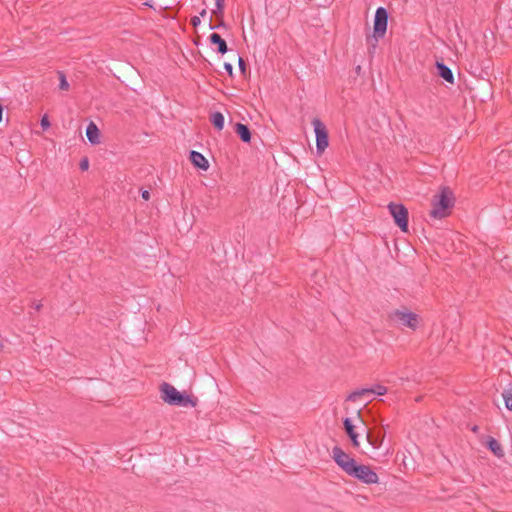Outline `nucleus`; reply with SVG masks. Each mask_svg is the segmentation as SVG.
<instances>
[{"label": "nucleus", "instance_id": "obj_1", "mask_svg": "<svg viewBox=\"0 0 512 512\" xmlns=\"http://www.w3.org/2000/svg\"><path fill=\"white\" fill-rule=\"evenodd\" d=\"M332 458L350 477H353L367 485L378 483L379 477L377 473L370 468V466L358 464L355 459L345 453L344 450H333Z\"/></svg>", "mask_w": 512, "mask_h": 512}, {"label": "nucleus", "instance_id": "obj_2", "mask_svg": "<svg viewBox=\"0 0 512 512\" xmlns=\"http://www.w3.org/2000/svg\"><path fill=\"white\" fill-rule=\"evenodd\" d=\"M432 210L429 216L434 219H442L451 214V210L455 204V197L453 191L443 186L439 192L433 196L432 199Z\"/></svg>", "mask_w": 512, "mask_h": 512}, {"label": "nucleus", "instance_id": "obj_3", "mask_svg": "<svg viewBox=\"0 0 512 512\" xmlns=\"http://www.w3.org/2000/svg\"><path fill=\"white\" fill-rule=\"evenodd\" d=\"M161 399L172 406L179 407H196L198 399L186 392L178 391L173 385L163 382L159 386Z\"/></svg>", "mask_w": 512, "mask_h": 512}, {"label": "nucleus", "instance_id": "obj_4", "mask_svg": "<svg viewBox=\"0 0 512 512\" xmlns=\"http://www.w3.org/2000/svg\"><path fill=\"white\" fill-rule=\"evenodd\" d=\"M389 14L386 8L378 7L374 16L373 34L367 36L368 50L370 54L375 52L378 41L382 39L387 31Z\"/></svg>", "mask_w": 512, "mask_h": 512}, {"label": "nucleus", "instance_id": "obj_5", "mask_svg": "<svg viewBox=\"0 0 512 512\" xmlns=\"http://www.w3.org/2000/svg\"><path fill=\"white\" fill-rule=\"evenodd\" d=\"M389 212L394 219L395 224L402 232H408L409 213L408 209L401 203L391 202L388 205Z\"/></svg>", "mask_w": 512, "mask_h": 512}, {"label": "nucleus", "instance_id": "obj_6", "mask_svg": "<svg viewBox=\"0 0 512 512\" xmlns=\"http://www.w3.org/2000/svg\"><path fill=\"white\" fill-rule=\"evenodd\" d=\"M312 124L316 135V151L321 155L329 145L328 130L319 118H314Z\"/></svg>", "mask_w": 512, "mask_h": 512}, {"label": "nucleus", "instance_id": "obj_7", "mask_svg": "<svg viewBox=\"0 0 512 512\" xmlns=\"http://www.w3.org/2000/svg\"><path fill=\"white\" fill-rule=\"evenodd\" d=\"M393 317L397 319L403 326L415 330L418 326V315L413 312L395 310Z\"/></svg>", "mask_w": 512, "mask_h": 512}, {"label": "nucleus", "instance_id": "obj_8", "mask_svg": "<svg viewBox=\"0 0 512 512\" xmlns=\"http://www.w3.org/2000/svg\"><path fill=\"white\" fill-rule=\"evenodd\" d=\"M366 435L369 443L372 446H374V448H378L383 443L385 437V430L383 426L377 429H367Z\"/></svg>", "mask_w": 512, "mask_h": 512}, {"label": "nucleus", "instance_id": "obj_9", "mask_svg": "<svg viewBox=\"0 0 512 512\" xmlns=\"http://www.w3.org/2000/svg\"><path fill=\"white\" fill-rule=\"evenodd\" d=\"M470 441H476L478 444L486 448H500L498 441L490 435L481 434L471 436Z\"/></svg>", "mask_w": 512, "mask_h": 512}, {"label": "nucleus", "instance_id": "obj_10", "mask_svg": "<svg viewBox=\"0 0 512 512\" xmlns=\"http://www.w3.org/2000/svg\"><path fill=\"white\" fill-rule=\"evenodd\" d=\"M435 66H436L437 74L439 77H441L442 79H444L446 82H448L450 84L454 83L453 72L446 64H444V62L436 61Z\"/></svg>", "mask_w": 512, "mask_h": 512}, {"label": "nucleus", "instance_id": "obj_11", "mask_svg": "<svg viewBox=\"0 0 512 512\" xmlns=\"http://www.w3.org/2000/svg\"><path fill=\"white\" fill-rule=\"evenodd\" d=\"M189 159L194 167L206 171L209 168L208 160L197 151H190Z\"/></svg>", "mask_w": 512, "mask_h": 512}, {"label": "nucleus", "instance_id": "obj_12", "mask_svg": "<svg viewBox=\"0 0 512 512\" xmlns=\"http://www.w3.org/2000/svg\"><path fill=\"white\" fill-rule=\"evenodd\" d=\"M234 131L242 142H251L252 133L248 125L238 122L234 126Z\"/></svg>", "mask_w": 512, "mask_h": 512}, {"label": "nucleus", "instance_id": "obj_13", "mask_svg": "<svg viewBox=\"0 0 512 512\" xmlns=\"http://www.w3.org/2000/svg\"><path fill=\"white\" fill-rule=\"evenodd\" d=\"M86 137L92 145L100 143V130L93 121L86 127Z\"/></svg>", "mask_w": 512, "mask_h": 512}, {"label": "nucleus", "instance_id": "obj_14", "mask_svg": "<svg viewBox=\"0 0 512 512\" xmlns=\"http://www.w3.org/2000/svg\"><path fill=\"white\" fill-rule=\"evenodd\" d=\"M209 41L211 44L217 46V52L221 55H224L228 52V46L226 41L221 37L220 34L214 32L210 34Z\"/></svg>", "mask_w": 512, "mask_h": 512}, {"label": "nucleus", "instance_id": "obj_15", "mask_svg": "<svg viewBox=\"0 0 512 512\" xmlns=\"http://www.w3.org/2000/svg\"><path fill=\"white\" fill-rule=\"evenodd\" d=\"M343 426L346 434L350 438L353 446H359L358 442V434L355 431V426L352 423V420L350 418H345L343 420Z\"/></svg>", "mask_w": 512, "mask_h": 512}, {"label": "nucleus", "instance_id": "obj_16", "mask_svg": "<svg viewBox=\"0 0 512 512\" xmlns=\"http://www.w3.org/2000/svg\"><path fill=\"white\" fill-rule=\"evenodd\" d=\"M371 395L372 394H371V389L370 388L357 389V390L351 392L347 396L346 401L355 402L358 399H360L361 397H369Z\"/></svg>", "mask_w": 512, "mask_h": 512}, {"label": "nucleus", "instance_id": "obj_17", "mask_svg": "<svg viewBox=\"0 0 512 512\" xmlns=\"http://www.w3.org/2000/svg\"><path fill=\"white\" fill-rule=\"evenodd\" d=\"M210 121L213 124L214 128L218 131H221L224 128V116L221 112H214L210 116Z\"/></svg>", "mask_w": 512, "mask_h": 512}, {"label": "nucleus", "instance_id": "obj_18", "mask_svg": "<svg viewBox=\"0 0 512 512\" xmlns=\"http://www.w3.org/2000/svg\"><path fill=\"white\" fill-rule=\"evenodd\" d=\"M215 4H216V9L213 10V14L216 15V17L223 18L225 0H215Z\"/></svg>", "mask_w": 512, "mask_h": 512}, {"label": "nucleus", "instance_id": "obj_19", "mask_svg": "<svg viewBox=\"0 0 512 512\" xmlns=\"http://www.w3.org/2000/svg\"><path fill=\"white\" fill-rule=\"evenodd\" d=\"M58 77H59V89L60 90H68L70 85L66 79V75L63 71H58Z\"/></svg>", "mask_w": 512, "mask_h": 512}, {"label": "nucleus", "instance_id": "obj_20", "mask_svg": "<svg viewBox=\"0 0 512 512\" xmlns=\"http://www.w3.org/2000/svg\"><path fill=\"white\" fill-rule=\"evenodd\" d=\"M505 406L508 410L512 411V389L504 390L502 393Z\"/></svg>", "mask_w": 512, "mask_h": 512}, {"label": "nucleus", "instance_id": "obj_21", "mask_svg": "<svg viewBox=\"0 0 512 512\" xmlns=\"http://www.w3.org/2000/svg\"><path fill=\"white\" fill-rule=\"evenodd\" d=\"M371 389V394L374 395H385L387 393V388L381 384H376L375 386H373Z\"/></svg>", "mask_w": 512, "mask_h": 512}, {"label": "nucleus", "instance_id": "obj_22", "mask_svg": "<svg viewBox=\"0 0 512 512\" xmlns=\"http://www.w3.org/2000/svg\"><path fill=\"white\" fill-rule=\"evenodd\" d=\"M217 18L219 19V21H218V23H217V24H215V25H212V23H211L212 18H210V23H209V29H210V30H215V29H218V28H220V27H225V26H226V24H225V22H224L223 18H221V17H217Z\"/></svg>", "mask_w": 512, "mask_h": 512}, {"label": "nucleus", "instance_id": "obj_23", "mask_svg": "<svg viewBox=\"0 0 512 512\" xmlns=\"http://www.w3.org/2000/svg\"><path fill=\"white\" fill-rule=\"evenodd\" d=\"M79 168L82 170V171H86L89 169V159L87 157H84L80 160V163H79Z\"/></svg>", "mask_w": 512, "mask_h": 512}, {"label": "nucleus", "instance_id": "obj_24", "mask_svg": "<svg viewBox=\"0 0 512 512\" xmlns=\"http://www.w3.org/2000/svg\"><path fill=\"white\" fill-rule=\"evenodd\" d=\"M238 65H239V68H240L242 74H245L246 73V63L242 57L238 58Z\"/></svg>", "mask_w": 512, "mask_h": 512}, {"label": "nucleus", "instance_id": "obj_25", "mask_svg": "<svg viewBox=\"0 0 512 512\" xmlns=\"http://www.w3.org/2000/svg\"><path fill=\"white\" fill-rule=\"evenodd\" d=\"M40 124L43 129L50 127V121L46 115L42 117Z\"/></svg>", "mask_w": 512, "mask_h": 512}, {"label": "nucleus", "instance_id": "obj_26", "mask_svg": "<svg viewBox=\"0 0 512 512\" xmlns=\"http://www.w3.org/2000/svg\"><path fill=\"white\" fill-rule=\"evenodd\" d=\"M223 68L225 69V71L228 73L229 76L233 75V67L230 63L225 62L223 64Z\"/></svg>", "mask_w": 512, "mask_h": 512}, {"label": "nucleus", "instance_id": "obj_27", "mask_svg": "<svg viewBox=\"0 0 512 512\" xmlns=\"http://www.w3.org/2000/svg\"><path fill=\"white\" fill-rule=\"evenodd\" d=\"M190 23L193 27H197L198 25H200L201 23V20H200V17L199 16H193L190 20Z\"/></svg>", "mask_w": 512, "mask_h": 512}, {"label": "nucleus", "instance_id": "obj_28", "mask_svg": "<svg viewBox=\"0 0 512 512\" xmlns=\"http://www.w3.org/2000/svg\"><path fill=\"white\" fill-rule=\"evenodd\" d=\"M472 436L478 435L480 432V427L478 425H473L471 427Z\"/></svg>", "mask_w": 512, "mask_h": 512}, {"label": "nucleus", "instance_id": "obj_29", "mask_svg": "<svg viewBox=\"0 0 512 512\" xmlns=\"http://www.w3.org/2000/svg\"><path fill=\"white\" fill-rule=\"evenodd\" d=\"M141 196L144 200L148 201L150 199V193L148 190H143L141 192Z\"/></svg>", "mask_w": 512, "mask_h": 512}, {"label": "nucleus", "instance_id": "obj_30", "mask_svg": "<svg viewBox=\"0 0 512 512\" xmlns=\"http://www.w3.org/2000/svg\"><path fill=\"white\" fill-rule=\"evenodd\" d=\"M493 454L499 458L504 456V450H491Z\"/></svg>", "mask_w": 512, "mask_h": 512}, {"label": "nucleus", "instance_id": "obj_31", "mask_svg": "<svg viewBox=\"0 0 512 512\" xmlns=\"http://www.w3.org/2000/svg\"><path fill=\"white\" fill-rule=\"evenodd\" d=\"M33 308L36 310V311H39L41 308H42V304L40 302L36 303L34 302L33 303Z\"/></svg>", "mask_w": 512, "mask_h": 512}, {"label": "nucleus", "instance_id": "obj_32", "mask_svg": "<svg viewBox=\"0 0 512 512\" xmlns=\"http://www.w3.org/2000/svg\"><path fill=\"white\" fill-rule=\"evenodd\" d=\"M143 5L144 6H148L150 8H153V5H152L151 1H146V2L143 3Z\"/></svg>", "mask_w": 512, "mask_h": 512}, {"label": "nucleus", "instance_id": "obj_33", "mask_svg": "<svg viewBox=\"0 0 512 512\" xmlns=\"http://www.w3.org/2000/svg\"><path fill=\"white\" fill-rule=\"evenodd\" d=\"M3 106L0 104V122L2 121Z\"/></svg>", "mask_w": 512, "mask_h": 512}, {"label": "nucleus", "instance_id": "obj_34", "mask_svg": "<svg viewBox=\"0 0 512 512\" xmlns=\"http://www.w3.org/2000/svg\"><path fill=\"white\" fill-rule=\"evenodd\" d=\"M206 14H207L206 9H203V10L200 12V16H202V17H204Z\"/></svg>", "mask_w": 512, "mask_h": 512}, {"label": "nucleus", "instance_id": "obj_35", "mask_svg": "<svg viewBox=\"0 0 512 512\" xmlns=\"http://www.w3.org/2000/svg\"><path fill=\"white\" fill-rule=\"evenodd\" d=\"M199 42H200V39H199V38H198L197 40H195V41H194V43H195L196 45H198V44H199Z\"/></svg>", "mask_w": 512, "mask_h": 512}, {"label": "nucleus", "instance_id": "obj_36", "mask_svg": "<svg viewBox=\"0 0 512 512\" xmlns=\"http://www.w3.org/2000/svg\"><path fill=\"white\" fill-rule=\"evenodd\" d=\"M4 345L3 343L0 341V351L3 349Z\"/></svg>", "mask_w": 512, "mask_h": 512}, {"label": "nucleus", "instance_id": "obj_37", "mask_svg": "<svg viewBox=\"0 0 512 512\" xmlns=\"http://www.w3.org/2000/svg\"><path fill=\"white\" fill-rule=\"evenodd\" d=\"M184 459H185V462L188 464V459H187V456L186 455H183Z\"/></svg>", "mask_w": 512, "mask_h": 512}]
</instances>
